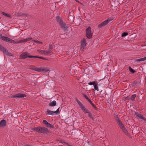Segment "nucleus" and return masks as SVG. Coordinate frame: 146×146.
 Segmentation results:
<instances>
[{
    "instance_id": "f257e3e1",
    "label": "nucleus",
    "mask_w": 146,
    "mask_h": 146,
    "mask_svg": "<svg viewBox=\"0 0 146 146\" xmlns=\"http://www.w3.org/2000/svg\"><path fill=\"white\" fill-rule=\"evenodd\" d=\"M0 38L4 41L7 42H8L14 43L15 44H18L21 42H27L30 40V38H28L27 39H24L18 41L16 42L14 40L11 39L8 37L5 36L1 35H0Z\"/></svg>"
},
{
    "instance_id": "f03ea898",
    "label": "nucleus",
    "mask_w": 146,
    "mask_h": 146,
    "mask_svg": "<svg viewBox=\"0 0 146 146\" xmlns=\"http://www.w3.org/2000/svg\"><path fill=\"white\" fill-rule=\"evenodd\" d=\"M56 20L60 24L61 27L65 31L67 30V27L66 26L65 23L63 22L61 18L58 17H56Z\"/></svg>"
},
{
    "instance_id": "7ed1b4c3",
    "label": "nucleus",
    "mask_w": 146,
    "mask_h": 146,
    "mask_svg": "<svg viewBox=\"0 0 146 146\" xmlns=\"http://www.w3.org/2000/svg\"><path fill=\"white\" fill-rule=\"evenodd\" d=\"M35 131L42 133H47L48 131L47 128L45 127H36L34 129Z\"/></svg>"
},
{
    "instance_id": "20e7f679",
    "label": "nucleus",
    "mask_w": 146,
    "mask_h": 146,
    "mask_svg": "<svg viewBox=\"0 0 146 146\" xmlns=\"http://www.w3.org/2000/svg\"><path fill=\"white\" fill-rule=\"evenodd\" d=\"M20 58L22 59H24L29 57V58H33V57H38L36 56H32L30 55L29 53L27 52H24L21 54L20 55Z\"/></svg>"
},
{
    "instance_id": "39448f33",
    "label": "nucleus",
    "mask_w": 146,
    "mask_h": 146,
    "mask_svg": "<svg viewBox=\"0 0 146 146\" xmlns=\"http://www.w3.org/2000/svg\"><path fill=\"white\" fill-rule=\"evenodd\" d=\"M76 101L80 107L81 109L85 113H89V111L84 106L80 101L78 99L76 100Z\"/></svg>"
},
{
    "instance_id": "423d86ee",
    "label": "nucleus",
    "mask_w": 146,
    "mask_h": 146,
    "mask_svg": "<svg viewBox=\"0 0 146 146\" xmlns=\"http://www.w3.org/2000/svg\"><path fill=\"white\" fill-rule=\"evenodd\" d=\"M33 69L38 72H46L49 71V69L48 68L43 67L34 68H33Z\"/></svg>"
},
{
    "instance_id": "0eeeda50",
    "label": "nucleus",
    "mask_w": 146,
    "mask_h": 146,
    "mask_svg": "<svg viewBox=\"0 0 146 146\" xmlns=\"http://www.w3.org/2000/svg\"><path fill=\"white\" fill-rule=\"evenodd\" d=\"M117 122L118 124L119 125V127H120L121 129L125 133H127V130L125 129V128L124 127V125L122 124V122L120 121V120L118 119V118H117Z\"/></svg>"
},
{
    "instance_id": "6e6552de",
    "label": "nucleus",
    "mask_w": 146,
    "mask_h": 146,
    "mask_svg": "<svg viewBox=\"0 0 146 146\" xmlns=\"http://www.w3.org/2000/svg\"><path fill=\"white\" fill-rule=\"evenodd\" d=\"M91 29V28L89 27L86 30V35L87 37L89 38H91L92 37V35Z\"/></svg>"
},
{
    "instance_id": "1a4fd4ad",
    "label": "nucleus",
    "mask_w": 146,
    "mask_h": 146,
    "mask_svg": "<svg viewBox=\"0 0 146 146\" xmlns=\"http://www.w3.org/2000/svg\"><path fill=\"white\" fill-rule=\"evenodd\" d=\"M112 20V19L111 18H108V19H107L106 20L104 21L102 23L98 25V27L99 28H101L102 27L105 26L108 22H109L110 21H111Z\"/></svg>"
},
{
    "instance_id": "9d476101",
    "label": "nucleus",
    "mask_w": 146,
    "mask_h": 146,
    "mask_svg": "<svg viewBox=\"0 0 146 146\" xmlns=\"http://www.w3.org/2000/svg\"><path fill=\"white\" fill-rule=\"evenodd\" d=\"M26 96V95L23 94L18 93L12 96L13 98H23Z\"/></svg>"
},
{
    "instance_id": "9b49d317",
    "label": "nucleus",
    "mask_w": 146,
    "mask_h": 146,
    "mask_svg": "<svg viewBox=\"0 0 146 146\" xmlns=\"http://www.w3.org/2000/svg\"><path fill=\"white\" fill-rule=\"evenodd\" d=\"M86 45L85 39H83L81 42V48L82 50L84 49Z\"/></svg>"
},
{
    "instance_id": "f8f14e48",
    "label": "nucleus",
    "mask_w": 146,
    "mask_h": 146,
    "mask_svg": "<svg viewBox=\"0 0 146 146\" xmlns=\"http://www.w3.org/2000/svg\"><path fill=\"white\" fill-rule=\"evenodd\" d=\"M40 53L43 54V55H48L49 54L51 53V52L50 50L48 51H46L44 50H41L40 52Z\"/></svg>"
},
{
    "instance_id": "ddd939ff",
    "label": "nucleus",
    "mask_w": 146,
    "mask_h": 146,
    "mask_svg": "<svg viewBox=\"0 0 146 146\" xmlns=\"http://www.w3.org/2000/svg\"><path fill=\"white\" fill-rule=\"evenodd\" d=\"M6 125V121L4 120H2L0 122V127H4Z\"/></svg>"
},
{
    "instance_id": "4468645a",
    "label": "nucleus",
    "mask_w": 146,
    "mask_h": 146,
    "mask_svg": "<svg viewBox=\"0 0 146 146\" xmlns=\"http://www.w3.org/2000/svg\"><path fill=\"white\" fill-rule=\"evenodd\" d=\"M43 123L44 124H45L46 126L47 127H48L50 128H53V126L48 123L46 120H43Z\"/></svg>"
},
{
    "instance_id": "2eb2a0df",
    "label": "nucleus",
    "mask_w": 146,
    "mask_h": 146,
    "mask_svg": "<svg viewBox=\"0 0 146 146\" xmlns=\"http://www.w3.org/2000/svg\"><path fill=\"white\" fill-rule=\"evenodd\" d=\"M0 49L5 54H7L8 53V51L6 50L5 48L3 46H1L0 45Z\"/></svg>"
},
{
    "instance_id": "dca6fc26",
    "label": "nucleus",
    "mask_w": 146,
    "mask_h": 146,
    "mask_svg": "<svg viewBox=\"0 0 146 146\" xmlns=\"http://www.w3.org/2000/svg\"><path fill=\"white\" fill-rule=\"evenodd\" d=\"M47 114L46 115H55L54 111H52L49 110H47L46 111Z\"/></svg>"
},
{
    "instance_id": "f3484780",
    "label": "nucleus",
    "mask_w": 146,
    "mask_h": 146,
    "mask_svg": "<svg viewBox=\"0 0 146 146\" xmlns=\"http://www.w3.org/2000/svg\"><path fill=\"white\" fill-rule=\"evenodd\" d=\"M28 38H30V40H28V41H29L30 40H32L34 41V42H36V43H37V44H42V42H40V41H39L38 40H33V39H32V38L28 37V38H26V39H27Z\"/></svg>"
},
{
    "instance_id": "a211bd4d",
    "label": "nucleus",
    "mask_w": 146,
    "mask_h": 146,
    "mask_svg": "<svg viewBox=\"0 0 146 146\" xmlns=\"http://www.w3.org/2000/svg\"><path fill=\"white\" fill-rule=\"evenodd\" d=\"M93 86L95 90H96L97 91H98L99 90L98 86V83L96 82Z\"/></svg>"
},
{
    "instance_id": "6ab92c4d",
    "label": "nucleus",
    "mask_w": 146,
    "mask_h": 146,
    "mask_svg": "<svg viewBox=\"0 0 146 146\" xmlns=\"http://www.w3.org/2000/svg\"><path fill=\"white\" fill-rule=\"evenodd\" d=\"M145 60H146V56L144 58L137 59L136 60V61L137 62H139L140 61H144Z\"/></svg>"
},
{
    "instance_id": "aec40b11",
    "label": "nucleus",
    "mask_w": 146,
    "mask_h": 146,
    "mask_svg": "<svg viewBox=\"0 0 146 146\" xmlns=\"http://www.w3.org/2000/svg\"><path fill=\"white\" fill-rule=\"evenodd\" d=\"M56 104V102L55 101H53L51 102L49 104V106H55Z\"/></svg>"
},
{
    "instance_id": "412c9836",
    "label": "nucleus",
    "mask_w": 146,
    "mask_h": 146,
    "mask_svg": "<svg viewBox=\"0 0 146 146\" xmlns=\"http://www.w3.org/2000/svg\"><path fill=\"white\" fill-rule=\"evenodd\" d=\"M128 34V33L127 32H124L122 33L121 34V36L122 37H124L126 36Z\"/></svg>"
},
{
    "instance_id": "4be33fe9",
    "label": "nucleus",
    "mask_w": 146,
    "mask_h": 146,
    "mask_svg": "<svg viewBox=\"0 0 146 146\" xmlns=\"http://www.w3.org/2000/svg\"><path fill=\"white\" fill-rule=\"evenodd\" d=\"M88 113V114L89 117L92 119H94V118L92 114L89 111V113Z\"/></svg>"
},
{
    "instance_id": "5701e85b",
    "label": "nucleus",
    "mask_w": 146,
    "mask_h": 146,
    "mask_svg": "<svg viewBox=\"0 0 146 146\" xmlns=\"http://www.w3.org/2000/svg\"><path fill=\"white\" fill-rule=\"evenodd\" d=\"M59 108H58L55 111H54L55 115H57L59 113Z\"/></svg>"
},
{
    "instance_id": "b1692460",
    "label": "nucleus",
    "mask_w": 146,
    "mask_h": 146,
    "mask_svg": "<svg viewBox=\"0 0 146 146\" xmlns=\"http://www.w3.org/2000/svg\"><path fill=\"white\" fill-rule=\"evenodd\" d=\"M136 96L134 94L132 95L131 97V99L132 100H134L135 99V98L136 97Z\"/></svg>"
},
{
    "instance_id": "393cba45",
    "label": "nucleus",
    "mask_w": 146,
    "mask_h": 146,
    "mask_svg": "<svg viewBox=\"0 0 146 146\" xmlns=\"http://www.w3.org/2000/svg\"><path fill=\"white\" fill-rule=\"evenodd\" d=\"M129 70L132 73H134L135 71L131 68L129 66Z\"/></svg>"
},
{
    "instance_id": "a878e982",
    "label": "nucleus",
    "mask_w": 146,
    "mask_h": 146,
    "mask_svg": "<svg viewBox=\"0 0 146 146\" xmlns=\"http://www.w3.org/2000/svg\"><path fill=\"white\" fill-rule=\"evenodd\" d=\"M95 82H96L94 81L92 82H90L88 83V84L89 85H94V84L95 83Z\"/></svg>"
},
{
    "instance_id": "bb28decb",
    "label": "nucleus",
    "mask_w": 146,
    "mask_h": 146,
    "mask_svg": "<svg viewBox=\"0 0 146 146\" xmlns=\"http://www.w3.org/2000/svg\"><path fill=\"white\" fill-rule=\"evenodd\" d=\"M139 118L141 119L142 121H143L145 120V118L144 117H143L142 115Z\"/></svg>"
},
{
    "instance_id": "cd10ccee",
    "label": "nucleus",
    "mask_w": 146,
    "mask_h": 146,
    "mask_svg": "<svg viewBox=\"0 0 146 146\" xmlns=\"http://www.w3.org/2000/svg\"><path fill=\"white\" fill-rule=\"evenodd\" d=\"M2 14L3 15L6 16L7 17H9V14H7V13H4V12H3L2 13Z\"/></svg>"
},
{
    "instance_id": "c85d7f7f",
    "label": "nucleus",
    "mask_w": 146,
    "mask_h": 146,
    "mask_svg": "<svg viewBox=\"0 0 146 146\" xmlns=\"http://www.w3.org/2000/svg\"><path fill=\"white\" fill-rule=\"evenodd\" d=\"M136 116L137 117L139 118H140V117L142 115L139 114V113H136Z\"/></svg>"
},
{
    "instance_id": "c756f323",
    "label": "nucleus",
    "mask_w": 146,
    "mask_h": 146,
    "mask_svg": "<svg viewBox=\"0 0 146 146\" xmlns=\"http://www.w3.org/2000/svg\"><path fill=\"white\" fill-rule=\"evenodd\" d=\"M82 96H83L86 99H88V98L87 96L85 94H82Z\"/></svg>"
},
{
    "instance_id": "7c9ffc66",
    "label": "nucleus",
    "mask_w": 146,
    "mask_h": 146,
    "mask_svg": "<svg viewBox=\"0 0 146 146\" xmlns=\"http://www.w3.org/2000/svg\"><path fill=\"white\" fill-rule=\"evenodd\" d=\"M92 105L94 109H96L97 108L96 106L93 103Z\"/></svg>"
},
{
    "instance_id": "2f4dec72",
    "label": "nucleus",
    "mask_w": 146,
    "mask_h": 146,
    "mask_svg": "<svg viewBox=\"0 0 146 146\" xmlns=\"http://www.w3.org/2000/svg\"><path fill=\"white\" fill-rule=\"evenodd\" d=\"M38 57H34V58H41V59H45V58H42V57H39V56H37Z\"/></svg>"
},
{
    "instance_id": "473e14b6",
    "label": "nucleus",
    "mask_w": 146,
    "mask_h": 146,
    "mask_svg": "<svg viewBox=\"0 0 146 146\" xmlns=\"http://www.w3.org/2000/svg\"><path fill=\"white\" fill-rule=\"evenodd\" d=\"M49 48L50 49H52L53 48V46L52 45H50L49 46Z\"/></svg>"
},
{
    "instance_id": "72a5a7b5",
    "label": "nucleus",
    "mask_w": 146,
    "mask_h": 146,
    "mask_svg": "<svg viewBox=\"0 0 146 146\" xmlns=\"http://www.w3.org/2000/svg\"><path fill=\"white\" fill-rule=\"evenodd\" d=\"M89 102L90 103V104L91 105H92L93 104V103L91 101H90V102Z\"/></svg>"
},
{
    "instance_id": "f704fd0d",
    "label": "nucleus",
    "mask_w": 146,
    "mask_h": 146,
    "mask_svg": "<svg viewBox=\"0 0 146 146\" xmlns=\"http://www.w3.org/2000/svg\"><path fill=\"white\" fill-rule=\"evenodd\" d=\"M89 99L88 98V99H86V100H87L88 101V100H89Z\"/></svg>"
},
{
    "instance_id": "c9c22d12",
    "label": "nucleus",
    "mask_w": 146,
    "mask_h": 146,
    "mask_svg": "<svg viewBox=\"0 0 146 146\" xmlns=\"http://www.w3.org/2000/svg\"><path fill=\"white\" fill-rule=\"evenodd\" d=\"M90 101H91V100H90V99H89V100H88V101L89 102H90Z\"/></svg>"
},
{
    "instance_id": "e433bc0d",
    "label": "nucleus",
    "mask_w": 146,
    "mask_h": 146,
    "mask_svg": "<svg viewBox=\"0 0 146 146\" xmlns=\"http://www.w3.org/2000/svg\"><path fill=\"white\" fill-rule=\"evenodd\" d=\"M75 0L77 2H78V1H77V0Z\"/></svg>"
},
{
    "instance_id": "4c0bfd02",
    "label": "nucleus",
    "mask_w": 146,
    "mask_h": 146,
    "mask_svg": "<svg viewBox=\"0 0 146 146\" xmlns=\"http://www.w3.org/2000/svg\"><path fill=\"white\" fill-rule=\"evenodd\" d=\"M1 17H0V19H1Z\"/></svg>"
}]
</instances>
